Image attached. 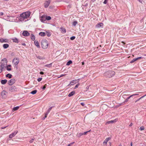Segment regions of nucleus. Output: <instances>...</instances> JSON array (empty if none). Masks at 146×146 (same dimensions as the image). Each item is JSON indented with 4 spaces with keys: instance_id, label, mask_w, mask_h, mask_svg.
Masks as SVG:
<instances>
[{
    "instance_id": "obj_51",
    "label": "nucleus",
    "mask_w": 146,
    "mask_h": 146,
    "mask_svg": "<svg viewBox=\"0 0 146 146\" xmlns=\"http://www.w3.org/2000/svg\"><path fill=\"white\" fill-rule=\"evenodd\" d=\"M7 126H6L5 127H1V129H3L5 128H6Z\"/></svg>"
},
{
    "instance_id": "obj_15",
    "label": "nucleus",
    "mask_w": 146,
    "mask_h": 146,
    "mask_svg": "<svg viewBox=\"0 0 146 146\" xmlns=\"http://www.w3.org/2000/svg\"><path fill=\"white\" fill-rule=\"evenodd\" d=\"M60 29L61 30V32L62 33H66V30L65 28L61 27Z\"/></svg>"
},
{
    "instance_id": "obj_19",
    "label": "nucleus",
    "mask_w": 146,
    "mask_h": 146,
    "mask_svg": "<svg viewBox=\"0 0 146 146\" xmlns=\"http://www.w3.org/2000/svg\"><path fill=\"white\" fill-rule=\"evenodd\" d=\"M7 40L6 39H3V38H0V42H7Z\"/></svg>"
},
{
    "instance_id": "obj_43",
    "label": "nucleus",
    "mask_w": 146,
    "mask_h": 146,
    "mask_svg": "<svg viewBox=\"0 0 146 146\" xmlns=\"http://www.w3.org/2000/svg\"><path fill=\"white\" fill-rule=\"evenodd\" d=\"M42 80V78H38L37 81L38 82H39L41 80Z\"/></svg>"
},
{
    "instance_id": "obj_23",
    "label": "nucleus",
    "mask_w": 146,
    "mask_h": 146,
    "mask_svg": "<svg viewBox=\"0 0 146 146\" xmlns=\"http://www.w3.org/2000/svg\"><path fill=\"white\" fill-rule=\"evenodd\" d=\"M19 108V106H17L16 107H15L13 108L12 111H14L16 110H18Z\"/></svg>"
},
{
    "instance_id": "obj_42",
    "label": "nucleus",
    "mask_w": 146,
    "mask_h": 146,
    "mask_svg": "<svg viewBox=\"0 0 146 146\" xmlns=\"http://www.w3.org/2000/svg\"><path fill=\"white\" fill-rule=\"evenodd\" d=\"M129 99V98L128 97L125 100L124 102V103H125L126 102H127L128 100Z\"/></svg>"
},
{
    "instance_id": "obj_63",
    "label": "nucleus",
    "mask_w": 146,
    "mask_h": 146,
    "mask_svg": "<svg viewBox=\"0 0 146 146\" xmlns=\"http://www.w3.org/2000/svg\"><path fill=\"white\" fill-rule=\"evenodd\" d=\"M82 65H84V62H82Z\"/></svg>"
},
{
    "instance_id": "obj_34",
    "label": "nucleus",
    "mask_w": 146,
    "mask_h": 146,
    "mask_svg": "<svg viewBox=\"0 0 146 146\" xmlns=\"http://www.w3.org/2000/svg\"><path fill=\"white\" fill-rule=\"evenodd\" d=\"M52 66V63L48 64H47L45 66L47 67H50L51 66Z\"/></svg>"
},
{
    "instance_id": "obj_46",
    "label": "nucleus",
    "mask_w": 146,
    "mask_h": 146,
    "mask_svg": "<svg viewBox=\"0 0 146 146\" xmlns=\"http://www.w3.org/2000/svg\"><path fill=\"white\" fill-rule=\"evenodd\" d=\"M79 85V84L78 83V84H77L76 86H75V87H74V89H76V88H77Z\"/></svg>"
},
{
    "instance_id": "obj_4",
    "label": "nucleus",
    "mask_w": 146,
    "mask_h": 146,
    "mask_svg": "<svg viewBox=\"0 0 146 146\" xmlns=\"http://www.w3.org/2000/svg\"><path fill=\"white\" fill-rule=\"evenodd\" d=\"M42 47L43 49H46L48 46V44L47 41L46 40H42L41 42Z\"/></svg>"
},
{
    "instance_id": "obj_53",
    "label": "nucleus",
    "mask_w": 146,
    "mask_h": 146,
    "mask_svg": "<svg viewBox=\"0 0 146 146\" xmlns=\"http://www.w3.org/2000/svg\"><path fill=\"white\" fill-rule=\"evenodd\" d=\"M22 45L24 46H26V44L24 43H22Z\"/></svg>"
},
{
    "instance_id": "obj_1",
    "label": "nucleus",
    "mask_w": 146,
    "mask_h": 146,
    "mask_svg": "<svg viewBox=\"0 0 146 146\" xmlns=\"http://www.w3.org/2000/svg\"><path fill=\"white\" fill-rule=\"evenodd\" d=\"M31 14L30 11H28L22 13L20 15V19L21 21H23L25 19L28 18Z\"/></svg>"
},
{
    "instance_id": "obj_3",
    "label": "nucleus",
    "mask_w": 146,
    "mask_h": 146,
    "mask_svg": "<svg viewBox=\"0 0 146 146\" xmlns=\"http://www.w3.org/2000/svg\"><path fill=\"white\" fill-rule=\"evenodd\" d=\"M2 61H4V63H1L0 65V73L2 72L3 70L4 69L5 67V66L7 64V60L6 58H4L2 60Z\"/></svg>"
},
{
    "instance_id": "obj_30",
    "label": "nucleus",
    "mask_w": 146,
    "mask_h": 146,
    "mask_svg": "<svg viewBox=\"0 0 146 146\" xmlns=\"http://www.w3.org/2000/svg\"><path fill=\"white\" fill-rule=\"evenodd\" d=\"M77 22L76 21H75L73 22L72 23V25L73 26H75L77 24Z\"/></svg>"
},
{
    "instance_id": "obj_57",
    "label": "nucleus",
    "mask_w": 146,
    "mask_h": 146,
    "mask_svg": "<svg viewBox=\"0 0 146 146\" xmlns=\"http://www.w3.org/2000/svg\"><path fill=\"white\" fill-rule=\"evenodd\" d=\"M65 75H64V74H62V75H61L59 77H62L64 76Z\"/></svg>"
},
{
    "instance_id": "obj_45",
    "label": "nucleus",
    "mask_w": 146,
    "mask_h": 146,
    "mask_svg": "<svg viewBox=\"0 0 146 146\" xmlns=\"http://www.w3.org/2000/svg\"><path fill=\"white\" fill-rule=\"evenodd\" d=\"M34 139H32L30 141H29V142L30 143H33L34 141Z\"/></svg>"
},
{
    "instance_id": "obj_12",
    "label": "nucleus",
    "mask_w": 146,
    "mask_h": 146,
    "mask_svg": "<svg viewBox=\"0 0 146 146\" xmlns=\"http://www.w3.org/2000/svg\"><path fill=\"white\" fill-rule=\"evenodd\" d=\"M104 24L103 23H101L98 24L96 26V28H99L100 27H102L103 26Z\"/></svg>"
},
{
    "instance_id": "obj_29",
    "label": "nucleus",
    "mask_w": 146,
    "mask_h": 146,
    "mask_svg": "<svg viewBox=\"0 0 146 146\" xmlns=\"http://www.w3.org/2000/svg\"><path fill=\"white\" fill-rule=\"evenodd\" d=\"M83 133H78L77 135V136H78V137H80V136H81L82 135H83Z\"/></svg>"
},
{
    "instance_id": "obj_41",
    "label": "nucleus",
    "mask_w": 146,
    "mask_h": 146,
    "mask_svg": "<svg viewBox=\"0 0 146 146\" xmlns=\"http://www.w3.org/2000/svg\"><path fill=\"white\" fill-rule=\"evenodd\" d=\"M90 131H91V130H89V131H86V132H85L83 133V135H86L87 134V133H88V132H90Z\"/></svg>"
},
{
    "instance_id": "obj_11",
    "label": "nucleus",
    "mask_w": 146,
    "mask_h": 146,
    "mask_svg": "<svg viewBox=\"0 0 146 146\" xmlns=\"http://www.w3.org/2000/svg\"><path fill=\"white\" fill-rule=\"evenodd\" d=\"M50 3L49 0L46 1L44 4V7L45 8H47L49 5Z\"/></svg>"
},
{
    "instance_id": "obj_36",
    "label": "nucleus",
    "mask_w": 146,
    "mask_h": 146,
    "mask_svg": "<svg viewBox=\"0 0 146 146\" xmlns=\"http://www.w3.org/2000/svg\"><path fill=\"white\" fill-rule=\"evenodd\" d=\"M48 113L47 112L45 113V116L42 118L43 119H44L46 117Z\"/></svg>"
},
{
    "instance_id": "obj_44",
    "label": "nucleus",
    "mask_w": 146,
    "mask_h": 146,
    "mask_svg": "<svg viewBox=\"0 0 146 146\" xmlns=\"http://www.w3.org/2000/svg\"><path fill=\"white\" fill-rule=\"evenodd\" d=\"M108 0H105L103 2V3L104 4H106L107 3Z\"/></svg>"
},
{
    "instance_id": "obj_18",
    "label": "nucleus",
    "mask_w": 146,
    "mask_h": 146,
    "mask_svg": "<svg viewBox=\"0 0 146 146\" xmlns=\"http://www.w3.org/2000/svg\"><path fill=\"white\" fill-rule=\"evenodd\" d=\"M34 44L38 48H39L40 46L38 44V42L37 40H35L34 41Z\"/></svg>"
},
{
    "instance_id": "obj_24",
    "label": "nucleus",
    "mask_w": 146,
    "mask_h": 146,
    "mask_svg": "<svg viewBox=\"0 0 146 146\" xmlns=\"http://www.w3.org/2000/svg\"><path fill=\"white\" fill-rule=\"evenodd\" d=\"M6 92L5 90H3L1 93V95L2 96H3L6 95Z\"/></svg>"
},
{
    "instance_id": "obj_26",
    "label": "nucleus",
    "mask_w": 146,
    "mask_h": 146,
    "mask_svg": "<svg viewBox=\"0 0 146 146\" xmlns=\"http://www.w3.org/2000/svg\"><path fill=\"white\" fill-rule=\"evenodd\" d=\"M31 38L33 40H34L35 39V36L33 34H31Z\"/></svg>"
},
{
    "instance_id": "obj_9",
    "label": "nucleus",
    "mask_w": 146,
    "mask_h": 146,
    "mask_svg": "<svg viewBox=\"0 0 146 146\" xmlns=\"http://www.w3.org/2000/svg\"><path fill=\"white\" fill-rule=\"evenodd\" d=\"M22 35L24 36H29L30 33L27 31H23Z\"/></svg>"
},
{
    "instance_id": "obj_59",
    "label": "nucleus",
    "mask_w": 146,
    "mask_h": 146,
    "mask_svg": "<svg viewBox=\"0 0 146 146\" xmlns=\"http://www.w3.org/2000/svg\"><path fill=\"white\" fill-rule=\"evenodd\" d=\"M121 42L123 43V45H124L125 44V43L124 42H123V41H122Z\"/></svg>"
},
{
    "instance_id": "obj_33",
    "label": "nucleus",
    "mask_w": 146,
    "mask_h": 146,
    "mask_svg": "<svg viewBox=\"0 0 146 146\" xmlns=\"http://www.w3.org/2000/svg\"><path fill=\"white\" fill-rule=\"evenodd\" d=\"M46 35L48 36L49 37L51 36V34L50 32H46Z\"/></svg>"
},
{
    "instance_id": "obj_55",
    "label": "nucleus",
    "mask_w": 146,
    "mask_h": 146,
    "mask_svg": "<svg viewBox=\"0 0 146 146\" xmlns=\"http://www.w3.org/2000/svg\"><path fill=\"white\" fill-rule=\"evenodd\" d=\"M40 74H44V73L42 72H40Z\"/></svg>"
},
{
    "instance_id": "obj_28",
    "label": "nucleus",
    "mask_w": 146,
    "mask_h": 146,
    "mask_svg": "<svg viewBox=\"0 0 146 146\" xmlns=\"http://www.w3.org/2000/svg\"><path fill=\"white\" fill-rule=\"evenodd\" d=\"M72 63V61L70 60L67 62L66 64V65L67 66H68L70 65Z\"/></svg>"
},
{
    "instance_id": "obj_62",
    "label": "nucleus",
    "mask_w": 146,
    "mask_h": 146,
    "mask_svg": "<svg viewBox=\"0 0 146 146\" xmlns=\"http://www.w3.org/2000/svg\"><path fill=\"white\" fill-rule=\"evenodd\" d=\"M134 96L138 95H139V94H134Z\"/></svg>"
},
{
    "instance_id": "obj_21",
    "label": "nucleus",
    "mask_w": 146,
    "mask_h": 146,
    "mask_svg": "<svg viewBox=\"0 0 146 146\" xmlns=\"http://www.w3.org/2000/svg\"><path fill=\"white\" fill-rule=\"evenodd\" d=\"M75 92L74 91H72L68 95V96L69 97H71L72 96H73V95H74L75 94Z\"/></svg>"
},
{
    "instance_id": "obj_6",
    "label": "nucleus",
    "mask_w": 146,
    "mask_h": 146,
    "mask_svg": "<svg viewBox=\"0 0 146 146\" xmlns=\"http://www.w3.org/2000/svg\"><path fill=\"white\" fill-rule=\"evenodd\" d=\"M19 59L17 57L15 58L13 60V63L15 66H17L19 64Z\"/></svg>"
},
{
    "instance_id": "obj_61",
    "label": "nucleus",
    "mask_w": 146,
    "mask_h": 146,
    "mask_svg": "<svg viewBox=\"0 0 146 146\" xmlns=\"http://www.w3.org/2000/svg\"><path fill=\"white\" fill-rule=\"evenodd\" d=\"M74 142H72V143H70V144H71V145H72V144H73V143H74Z\"/></svg>"
},
{
    "instance_id": "obj_2",
    "label": "nucleus",
    "mask_w": 146,
    "mask_h": 146,
    "mask_svg": "<svg viewBox=\"0 0 146 146\" xmlns=\"http://www.w3.org/2000/svg\"><path fill=\"white\" fill-rule=\"evenodd\" d=\"M104 76L108 78H110L113 77L115 74V72L112 71H109L105 72L104 73Z\"/></svg>"
},
{
    "instance_id": "obj_60",
    "label": "nucleus",
    "mask_w": 146,
    "mask_h": 146,
    "mask_svg": "<svg viewBox=\"0 0 146 146\" xmlns=\"http://www.w3.org/2000/svg\"><path fill=\"white\" fill-rule=\"evenodd\" d=\"M130 145H131V146H132V142H131V143Z\"/></svg>"
},
{
    "instance_id": "obj_13",
    "label": "nucleus",
    "mask_w": 146,
    "mask_h": 146,
    "mask_svg": "<svg viewBox=\"0 0 146 146\" xmlns=\"http://www.w3.org/2000/svg\"><path fill=\"white\" fill-rule=\"evenodd\" d=\"M117 121V120L116 119H114L113 120H112L111 121H108L106 123V124H110L111 123H115Z\"/></svg>"
},
{
    "instance_id": "obj_58",
    "label": "nucleus",
    "mask_w": 146,
    "mask_h": 146,
    "mask_svg": "<svg viewBox=\"0 0 146 146\" xmlns=\"http://www.w3.org/2000/svg\"><path fill=\"white\" fill-rule=\"evenodd\" d=\"M96 0H92V1L93 2H95Z\"/></svg>"
},
{
    "instance_id": "obj_35",
    "label": "nucleus",
    "mask_w": 146,
    "mask_h": 146,
    "mask_svg": "<svg viewBox=\"0 0 146 146\" xmlns=\"http://www.w3.org/2000/svg\"><path fill=\"white\" fill-rule=\"evenodd\" d=\"M136 61V58H134L130 61V62L131 63H133Z\"/></svg>"
},
{
    "instance_id": "obj_56",
    "label": "nucleus",
    "mask_w": 146,
    "mask_h": 146,
    "mask_svg": "<svg viewBox=\"0 0 146 146\" xmlns=\"http://www.w3.org/2000/svg\"><path fill=\"white\" fill-rule=\"evenodd\" d=\"M3 13L2 12L0 13V15H3Z\"/></svg>"
},
{
    "instance_id": "obj_38",
    "label": "nucleus",
    "mask_w": 146,
    "mask_h": 146,
    "mask_svg": "<svg viewBox=\"0 0 146 146\" xmlns=\"http://www.w3.org/2000/svg\"><path fill=\"white\" fill-rule=\"evenodd\" d=\"M144 129V127L143 126H142L139 128V130H143Z\"/></svg>"
},
{
    "instance_id": "obj_39",
    "label": "nucleus",
    "mask_w": 146,
    "mask_h": 146,
    "mask_svg": "<svg viewBox=\"0 0 146 146\" xmlns=\"http://www.w3.org/2000/svg\"><path fill=\"white\" fill-rule=\"evenodd\" d=\"M75 38V36H72L70 38V39L71 40H74Z\"/></svg>"
},
{
    "instance_id": "obj_49",
    "label": "nucleus",
    "mask_w": 146,
    "mask_h": 146,
    "mask_svg": "<svg viewBox=\"0 0 146 146\" xmlns=\"http://www.w3.org/2000/svg\"><path fill=\"white\" fill-rule=\"evenodd\" d=\"M80 104L82 106H84L85 105V104L84 102L81 103Z\"/></svg>"
},
{
    "instance_id": "obj_27",
    "label": "nucleus",
    "mask_w": 146,
    "mask_h": 146,
    "mask_svg": "<svg viewBox=\"0 0 146 146\" xmlns=\"http://www.w3.org/2000/svg\"><path fill=\"white\" fill-rule=\"evenodd\" d=\"M46 19L44 17H41L40 18V20L42 22H44L45 21Z\"/></svg>"
},
{
    "instance_id": "obj_64",
    "label": "nucleus",
    "mask_w": 146,
    "mask_h": 146,
    "mask_svg": "<svg viewBox=\"0 0 146 146\" xmlns=\"http://www.w3.org/2000/svg\"><path fill=\"white\" fill-rule=\"evenodd\" d=\"M119 146H122V145H121V144H120L119 145Z\"/></svg>"
},
{
    "instance_id": "obj_37",
    "label": "nucleus",
    "mask_w": 146,
    "mask_h": 146,
    "mask_svg": "<svg viewBox=\"0 0 146 146\" xmlns=\"http://www.w3.org/2000/svg\"><path fill=\"white\" fill-rule=\"evenodd\" d=\"M52 107H51L47 111V113H49L50 111L52 109Z\"/></svg>"
},
{
    "instance_id": "obj_48",
    "label": "nucleus",
    "mask_w": 146,
    "mask_h": 146,
    "mask_svg": "<svg viewBox=\"0 0 146 146\" xmlns=\"http://www.w3.org/2000/svg\"><path fill=\"white\" fill-rule=\"evenodd\" d=\"M146 96V94H145V95H143V96H141V97L140 98V99H141L142 98H143L145 96Z\"/></svg>"
},
{
    "instance_id": "obj_54",
    "label": "nucleus",
    "mask_w": 146,
    "mask_h": 146,
    "mask_svg": "<svg viewBox=\"0 0 146 146\" xmlns=\"http://www.w3.org/2000/svg\"><path fill=\"white\" fill-rule=\"evenodd\" d=\"M133 125V124L131 123H130V124L129 125V127Z\"/></svg>"
},
{
    "instance_id": "obj_8",
    "label": "nucleus",
    "mask_w": 146,
    "mask_h": 146,
    "mask_svg": "<svg viewBox=\"0 0 146 146\" xmlns=\"http://www.w3.org/2000/svg\"><path fill=\"white\" fill-rule=\"evenodd\" d=\"M18 131H14L13 133L10 134L9 136V137L10 138H11L14 137L17 133Z\"/></svg>"
},
{
    "instance_id": "obj_17",
    "label": "nucleus",
    "mask_w": 146,
    "mask_h": 146,
    "mask_svg": "<svg viewBox=\"0 0 146 146\" xmlns=\"http://www.w3.org/2000/svg\"><path fill=\"white\" fill-rule=\"evenodd\" d=\"M39 35L42 36H44L46 35V33L44 32H40L39 33Z\"/></svg>"
},
{
    "instance_id": "obj_52",
    "label": "nucleus",
    "mask_w": 146,
    "mask_h": 146,
    "mask_svg": "<svg viewBox=\"0 0 146 146\" xmlns=\"http://www.w3.org/2000/svg\"><path fill=\"white\" fill-rule=\"evenodd\" d=\"M134 94H133L132 95H131L129 97V99L131 97L134 96Z\"/></svg>"
},
{
    "instance_id": "obj_40",
    "label": "nucleus",
    "mask_w": 146,
    "mask_h": 146,
    "mask_svg": "<svg viewBox=\"0 0 146 146\" xmlns=\"http://www.w3.org/2000/svg\"><path fill=\"white\" fill-rule=\"evenodd\" d=\"M46 84H45L43 87H42V89L43 90H44L46 87Z\"/></svg>"
},
{
    "instance_id": "obj_22",
    "label": "nucleus",
    "mask_w": 146,
    "mask_h": 146,
    "mask_svg": "<svg viewBox=\"0 0 146 146\" xmlns=\"http://www.w3.org/2000/svg\"><path fill=\"white\" fill-rule=\"evenodd\" d=\"M9 46V45L8 44H5L3 45V48L5 49L7 48Z\"/></svg>"
},
{
    "instance_id": "obj_31",
    "label": "nucleus",
    "mask_w": 146,
    "mask_h": 146,
    "mask_svg": "<svg viewBox=\"0 0 146 146\" xmlns=\"http://www.w3.org/2000/svg\"><path fill=\"white\" fill-rule=\"evenodd\" d=\"M37 90H33L31 92V94H36V93L37 92Z\"/></svg>"
},
{
    "instance_id": "obj_7",
    "label": "nucleus",
    "mask_w": 146,
    "mask_h": 146,
    "mask_svg": "<svg viewBox=\"0 0 146 146\" xmlns=\"http://www.w3.org/2000/svg\"><path fill=\"white\" fill-rule=\"evenodd\" d=\"M15 81L16 80L15 79H12L9 80L8 81V84L9 85H12L15 83Z\"/></svg>"
},
{
    "instance_id": "obj_14",
    "label": "nucleus",
    "mask_w": 146,
    "mask_h": 146,
    "mask_svg": "<svg viewBox=\"0 0 146 146\" xmlns=\"http://www.w3.org/2000/svg\"><path fill=\"white\" fill-rule=\"evenodd\" d=\"M11 65H8L6 67L5 66V68H6L7 70L9 71H10L11 70Z\"/></svg>"
},
{
    "instance_id": "obj_20",
    "label": "nucleus",
    "mask_w": 146,
    "mask_h": 146,
    "mask_svg": "<svg viewBox=\"0 0 146 146\" xmlns=\"http://www.w3.org/2000/svg\"><path fill=\"white\" fill-rule=\"evenodd\" d=\"M12 40L13 42L16 43H18L19 42L18 39L16 38L12 39Z\"/></svg>"
},
{
    "instance_id": "obj_32",
    "label": "nucleus",
    "mask_w": 146,
    "mask_h": 146,
    "mask_svg": "<svg viewBox=\"0 0 146 146\" xmlns=\"http://www.w3.org/2000/svg\"><path fill=\"white\" fill-rule=\"evenodd\" d=\"M51 17L49 16H46V19L47 20H49L51 19Z\"/></svg>"
},
{
    "instance_id": "obj_16",
    "label": "nucleus",
    "mask_w": 146,
    "mask_h": 146,
    "mask_svg": "<svg viewBox=\"0 0 146 146\" xmlns=\"http://www.w3.org/2000/svg\"><path fill=\"white\" fill-rule=\"evenodd\" d=\"M7 80L6 79L2 80L1 81V84H5L7 82Z\"/></svg>"
},
{
    "instance_id": "obj_50",
    "label": "nucleus",
    "mask_w": 146,
    "mask_h": 146,
    "mask_svg": "<svg viewBox=\"0 0 146 146\" xmlns=\"http://www.w3.org/2000/svg\"><path fill=\"white\" fill-rule=\"evenodd\" d=\"M140 99H140V98H139L138 99H137V100L136 101H135V102H137V101H139V100Z\"/></svg>"
},
{
    "instance_id": "obj_47",
    "label": "nucleus",
    "mask_w": 146,
    "mask_h": 146,
    "mask_svg": "<svg viewBox=\"0 0 146 146\" xmlns=\"http://www.w3.org/2000/svg\"><path fill=\"white\" fill-rule=\"evenodd\" d=\"M142 58V57H137L135 58H136V60H137L139 59H141Z\"/></svg>"
},
{
    "instance_id": "obj_25",
    "label": "nucleus",
    "mask_w": 146,
    "mask_h": 146,
    "mask_svg": "<svg viewBox=\"0 0 146 146\" xmlns=\"http://www.w3.org/2000/svg\"><path fill=\"white\" fill-rule=\"evenodd\" d=\"M12 75L11 74H8L6 75V77H8L9 78H12Z\"/></svg>"
},
{
    "instance_id": "obj_10",
    "label": "nucleus",
    "mask_w": 146,
    "mask_h": 146,
    "mask_svg": "<svg viewBox=\"0 0 146 146\" xmlns=\"http://www.w3.org/2000/svg\"><path fill=\"white\" fill-rule=\"evenodd\" d=\"M111 138L110 137L107 138L103 142L104 144V146H107V143L108 142L110 139Z\"/></svg>"
},
{
    "instance_id": "obj_5",
    "label": "nucleus",
    "mask_w": 146,
    "mask_h": 146,
    "mask_svg": "<svg viewBox=\"0 0 146 146\" xmlns=\"http://www.w3.org/2000/svg\"><path fill=\"white\" fill-rule=\"evenodd\" d=\"M17 90L16 87L13 86L9 87V91L10 92H13L16 91Z\"/></svg>"
}]
</instances>
